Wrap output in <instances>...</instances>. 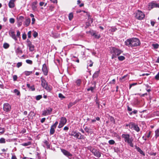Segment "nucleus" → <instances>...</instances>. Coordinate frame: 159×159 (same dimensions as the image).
Masks as SVG:
<instances>
[{
    "label": "nucleus",
    "mask_w": 159,
    "mask_h": 159,
    "mask_svg": "<svg viewBox=\"0 0 159 159\" xmlns=\"http://www.w3.org/2000/svg\"><path fill=\"white\" fill-rule=\"evenodd\" d=\"M125 44L127 46L131 47H136L140 45V42L137 38H132L128 39L125 41Z\"/></svg>",
    "instance_id": "1"
},
{
    "label": "nucleus",
    "mask_w": 159,
    "mask_h": 159,
    "mask_svg": "<svg viewBox=\"0 0 159 159\" xmlns=\"http://www.w3.org/2000/svg\"><path fill=\"white\" fill-rule=\"evenodd\" d=\"M121 137L124 139L125 142H126L130 147H134V144L133 143L134 139L131 137L130 138L129 134H123Z\"/></svg>",
    "instance_id": "2"
},
{
    "label": "nucleus",
    "mask_w": 159,
    "mask_h": 159,
    "mask_svg": "<svg viewBox=\"0 0 159 159\" xmlns=\"http://www.w3.org/2000/svg\"><path fill=\"white\" fill-rule=\"evenodd\" d=\"M111 52L112 54L111 59H113L120 54L122 51L118 48L113 47L111 48Z\"/></svg>",
    "instance_id": "3"
},
{
    "label": "nucleus",
    "mask_w": 159,
    "mask_h": 159,
    "mask_svg": "<svg viewBox=\"0 0 159 159\" xmlns=\"http://www.w3.org/2000/svg\"><path fill=\"white\" fill-rule=\"evenodd\" d=\"M41 85L42 86L48 91H50L51 90V88L50 87L48 86L45 80L41 78Z\"/></svg>",
    "instance_id": "4"
},
{
    "label": "nucleus",
    "mask_w": 159,
    "mask_h": 159,
    "mask_svg": "<svg viewBox=\"0 0 159 159\" xmlns=\"http://www.w3.org/2000/svg\"><path fill=\"white\" fill-rule=\"evenodd\" d=\"M135 16L136 18L139 20H142L144 18L145 15L142 11L138 10L136 12Z\"/></svg>",
    "instance_id": "5"
},
{
    "label": "nucleus",
    "mask_w": 159,
    "mask_h": 159,
    "mask_svg": "<svg viewBox=\"0 0 159 159\" xmlns=\"http://www.w3.org/2000/svg\"><path fill=\"white\" fill-rule=\"evenodd\" d=\"M70 135L71 136H73L79 139L83 138L84 136H83L81 135V134L80 133H77L75 131H72Z\"/></svg>",
    "instance_id": "6"
},
{
    "label": "nucleus",
    "mask_w": 159,
    "mask_h": 159,
    "mask_svg": "<svg viewBox=\"0 0 159 159\" xmlns=\"http://www.w3.org/2000/svg\"><path fill=\"white\" fill-rule=\"evenodd\" d=\"M66 122L67 120L65 117H61L58 127L59 128L62 127L66 123Z\"/></svg>",
    "instance_id": "7"
},
{
    "label": "nucleus",
    "mask_w": 159,
    "mask_h": 159,
    "mask_svg": "<svg viewBox=\"0 0 159 159\" xmlns=\"http://www.w3.org/2000/svg\"><path fill=\"white\" fill-rule=\"evenodd\" d=\"M52 111V108H48V109H47L43 111L42 115L43 116L50 115L51 114Z\"/></svg>",
    "instance_id": "8"
},
{
    "label": "nucleus",
    "mask_w": 159,
    "mask_h": 159,
    "mask_svg": "<svg viewBox=\"0 0 159 159\" xmlns=\"http://www.w3.org/2000/svg\"><path fill=\"white\" fill-rule=\"evenodd\" d=\"M58 122L56 121L54 123V124L53 125L51 126L50 130V133L51 134H53L54 133L55 129L56 128L57 125L58 124Z\"/></svg>",
    "instance_id": "9"
},
{
    "label": "nucleus",
    "mask_w": 159,
    "mask_h": 159,
    "mask_svg": "<svg viewBox=\"0 0 159 159\" xmlns=\"http://www.w3.org/2000/svg\"><path fill=\"white\" fill-rule=\"evenodd\" d=\"M3 110L6 112H8L11 110V106L8 103H6L4 104L3 107Z\"/></svg>",
    "instance_id": "10"
},
{
    "label": "nucleus",
    "mask_w": 159,
    "mask_h": 159,
    "mask_svg": "<svg viewBox=\"0 0 159 159\" xmlns=\"http://www.w3.org/2000/svg\"><path fill=\"white\" fill-rule=\"evenodd\" d=\"M92 152L93 155L98 157H101V153L98 150L95 149H92Z\"/></svg>",
    "instance_id": "11"
},
{
    "label": "nucleus",
    "mask_w": 159,
    "mask_h": 159,
    "mask_svg": "<svg viewBox=\"0 0 159 159\" xmlns=\"http://www.w3.org/2000/svg\"><path fill=\"white\" fill-rule=\"evenodd\" d=\"M10 35L14 40H17L15 34V32L13 30H11L9 31Z\"/></svg>",
    "instance_id": "12"
},
{
    "label": "nucleus",
    "mask_w": 159,
    "mask_h": 159,
    "mask_svg": "<svg viewBox=\"0 0 159 159\" xmlns=\"http://www.w3.org/2000/svg\"><path fill=\"white\" fill-rule=\"evenodd\" d=\"M42 70L44 74L45 75H47L48 73V70L46 64H44L43 65Z\"/></svg>",
    "instance_id": "13"
},
{
    "label": "nucleus",
    "mask_w": 159,
    "mask_h": 159,
    "mask_svg": "<svg viewBox=\"0 0 159 159\" xmlns=\"http://www.w3.org/2000/svg\"><path fill=\"white\" fill-rule=\"evenodd\" d=\"M27 46L29 47V50L30 51H33L34 50V46L30 41L28 42Z\"/></svg>",
    "instance_id": "14"
},
{
    "label": "nucleus",
    "mask_w": 159,
    "mask_h": 159,
    "mask_svg": "<svg viewBox=\"0 0 159 159\" xmlns=\"http://www.w3.org/2000/svg\"><path fill=\"white\" fill-rule=\"evenodd\" d=\"M16 0H11L8 3V6L10 8H13L15 7V2Z\"/></svg>",
    "instance_id": "15"
},
{
    "label": "nucleus",
    "mask_w": 159,
    "mask_h": 159,
    "mask_svg": "<svg viewBox=\"0 0 159 159\" xmlns=\"http://www.w3.org/2000/svg\"><path fill=\"white\" fill-rule=\"evenodd\" d=\"M61 152L63 153V154L67 157H72V154L70 153L69 152L67 151L65 149L61 150Z\"/></svg>",
    "instance_id": "16"
},
{
    "label": "nucleus",
    "mask_w": 159,
    "mask_h": 159,
    "mask_svg": "<svg viewBox=\"0 0 159 159\" xmlns=\"http://www.w3.org/2000/svg\"><path fill=\"white\" fill-rule=\"evenodd\" d=\"M15 49V52L17 55H21L22 53V51L20 47H19Z\"/></svg>",
    "instance_id": "17"
},
{
    "label": "nucleus",
    "mask_w": 159,
    "mask_h": 159,
    "mask_svg": "<svg viewBox=\"0 0 159 159\" xmlns=\"http://www.w3.org/2000/svg\"><path fill=\"white\" fill-rule=\"evenodd\" d=\"M88 20L89 21L88 22H86V28H88L89 26H90L91 25V24L93 22L92 19H91V18H89Z\"/></svg>",
    "instance_id": "18"
},
{
    "label": "nucleus",
    "mask_w": 159,
    "mask_h": 159,
    "mask_svg": "<svg viewBox=\"0 0 159 159\" xmlns=\"http://www.w3.org/2000/svg\"><path fill=\"white\" fill-rule=\"evenodd\" d=\"M30 22V18H27L25 20L24 22V24L26 26H28L29 25Z\"/></svg>",
    "instance_id": "19"
},
{
    "label": "nucleus",
    "mask_w": 159,
    "mask_h": 159,
    "mask_svg": "<svg viewBox=\"0 0 159 159\" xmlns=\"http://www.w3.org/2000/svg\"><path fill=\"white\" fill-rule=\"evenodd\" d=\"M136 149L137 151L140 153V154H141V155H143V156H144L145 155V153L139 148L136 147Z\"/></svg>",
    "instance_id": "20"
},
{
    "label": "nucleus",
    "mask_w": 159,
    "mask_h": 159,
    "mask_svg": "<svg viewBox=\"0 0 159 159\" xmlns=\"http://www.w3.org/2000/svg\"><path fill=\"white\" fill-rule=\"evenodd\" d=\"M100 72V70H98V71H96L93 75V78L97 77L98 75Z\"/></svg>",
    "instance_id": "21"
},
{
    "label": "nucleus",
    "mask_w": 159,
    "mask_h": 159,
    "mask_svg": "<svg viewBox=\"0 0 159 159\" xmlns=\"http://www.w3.org/2000/svg\"><path fill=\"white\" fill-rule=\"evenodd\" d=\"M27 87L30 89L31 91H34L35 90V89L34 87V85H32V86H30V84H27Z\"/></svg>",
    "instance_id": "22"
},
{
    "label": "nucleus",
    "mask_w": 159,
    "mask_h": 159,
    "mask_svg": "<svg viewBox=\"0 0 159 159\" xmlns=\"http://www.w3.org/2000/svg\"><path fill=\"white\" fill-rule=\"evenodd\" d=\"M135 124H134L133 123L131 122L128 125H126V126H129V127L130 129L134 128V127L135 125Z\"/></svg>",
    "instance_id": "23"
},
{
    "label": "nucleus",
    "mask_w": 159,
    "mask_h": 159,
    "mask_svg": "<svg viewBox=\"0 0 159 159\" xmlns=\"http://www.w3.org/2000/svg\"><path fill=\"white\" fill-rule=\"evenodd\" d=\"M133 129L137 132H138L140 131L139 127L136 124H135Z\"/></svg>",
    "instance_id": "24"
},
{
    "label": "nucleus",
    "mask_w": 159,
    "mask_h": 159,
    "mask_svg": "<svg viewBox=\"0 0 159 159\" xmlns=\"http://www.w3.org/2000/svg\"><path fill=\"white\" fill-rule=\"evenodd\" d=\"M155 134L156 138L159 136V128L155 131Z\"/></svg>",
    "instance_id": "25"
},
{
    "label": "nucleus",
    "mask_w": 159,
    "mask_h": 159,
    "mask_svg": "<svg viewBox=\"0 0 159 159\" xmlns=\"http://www.w3.org/2000/svg\"><path fill=\"white\" fill-rule=\"evenodd\" d=\"M118 59L120 61H122L125 59V57L122 56H120L118 57Z\"/></svg>",
    "instance_id": "26"
},
{
    "label": "nucleus",
    "mask_w": 159,
    "mask_h": 159,
    "mask_svg": "<svg viewBox=\"0 0 159 159\" xmlns=\"http://www.w3.org/2000/svg\"><path fill=\"white\" fill-rule=\"evenodd\" d=\"M151 5L152 6V8L154 7L159 8V5L158 4L151 3Z\"/></svg>",
    "instance_id": "27"
},
{
    "label": "nucleus",
    "mask_w": 159,
    "mask_h": 159,
    "mask_svg": "<svg viewBox=\"0 0 159 159\" xmlns=\"http://www.w3.org/2000/svg\"><path fill=\"white\" fill-rule=\"evenodd\" d=\"M24 74L26 76L30 75V74H32V71H25L24 72Z\"/></svg>",
    "instance_id": "28"
},
{
    "label": "nucleus",
    "mask_w": 159,
    "mask_h": 159,
    "mask_svg": "<svg viewBox=\"0 0 159 159\" xmlns=\"http://www.w3.org/2000/svg\"><path fill=\"white\" fill-rule=\"evenodd\" d=\"M9 47V45L7 43H4L3 45V48L5 49H7Z\"/></svg>",
    "instance_id": "29"
},
{
    "label": "nucleus",
    "mask_w": 159,
    "mask_h": 159,
    "mask_svg": "<svg viewBox=\"0 0 159 159\" xmlns=\"http://www.w3.org/2000/svg\"><path fill=\"white\" fill-rule=\"evenodd\" d=\"M31 144V143L30 142H28L27 143H23L22 144V145L23 146H27L29 145H30Z\"/></svg>",
    "instance_id": "30"
},
{
    "label": "nucleus",
    "mask_w": 159,
    "mask_h": 159,
    "mask_svg": "<svg viewBox=\"0 0 159 159\" xmlns=\"http://www.w3.org/2000/svg\"><path fill=\"white\" fill-rule=\"evenodd\" d=\"M24 19V17L23 16H20L18 18H17L18 21L22 22Z\"/></svg>",
    "instance_id": "31"
},
{
    "label": "nucleus",
    "mask_w": 159,
    "mask_h": 159,
    "mask_svg": "<svg viewBox=\"0 0 159 159\" xmlns=\"http://www.w3.org/2000/svg\"><path fill=\"white\" fill-rule=\"evenodd\" d=\"M0 142L1 143H6L5 139L3 138H2L0 139Z\"/></svg>",
    "instance_id": "32"
},
{
    "label": "nucleus",
    "mask_w": 159,
    "mask_h": 159,
    "mask_svg": "<svg viewBox=\"0 0 159 159\" xmlns=\"http://www.w3.org/2000/svg\"><path fill=\"white\" fill-rule=\"evenodd\" d=\"M73 17V14L72 13L69 14V19L70 20H71Z\"/></svg>",
    "instance_id": "33"
},
{
    "label": "nucleus",
    "mask_w": 159,
    "mask_h": 159,
    "mask_svg": "<svg viewBox=\"0 0 159 159\" xmlns=\"http://www.w3.org/2000/svg\"><path fill=\"white\" fill-rule=\"evenodd\" d=\"M44 143L45 145L47 146L48 148H50V145L47 141L45 140L44 141Z\"/></svg>",
    "instance_id": "34"
},
{
    "label": "nucleus",
    "mask_w": 159,
    "mask_h": 159,
    "mask_svg": "<svg viewBox=\"0 0 159 159\" xmlns=\"http://www.w3.org/2000/svg\"><path fill=\"white\" fill-rule=\"evenodd\" d=\"M95 33V32L93 30H92V31L90 30L88 32H87V33H90L91 35L92 36H94Z\"/></svg>",
    "instance_id": "35"
},
{
    "label": "nucleus",
    "mask_w": 159,
    "mask_h": 159,
    "mask_svg": "<svg viewBox=\"0 0 159 159\" xmlns=\"http://www.w3.org/2000/svg\"><path fill=\"white\" fill-rule=\"evenodd\" d=\"M42 98L41 95H39L36 96V99L37 100H39Z\"/></svg>",
    "instance_id": "36"
},
{
    "label": "nucleus",
    "mask_w": 159,
    "mask_h": 159,
    "mask_svg": "<svg viewBox=\"0 0 159 159\" xmlns=\"http://www.w3.org/2000/svg\"><path fill=\"white\" fill-rule=\"evenodd\" d=\"M93 36H94L95 38L96 39H99L100 37V35H98L96 34L95 33H94Z\"/></svg>",
    "instance_id": "37"
},
{
    "label": "nucleus",
    "mask_w": 159,
    "mask_h": 159,
    "mask_svg": "<svg viewBox=\"0 0 159 159\" xmlns=\"http://www.w3.org/2000/svg\"><path fill=\"white\" fill-rule=\"evenodd\" d=\"M128 76L127 75H126L123 76V77H122L121 78H120V80L121 81H124L125 80H124L125 78L127 77Z\"/></svg>",
    "instance_id": "38"
},
{
    "label": "nucleus",
    "mask_w": 159,
    "mask_h": 159,
    "mask_svg": "<svg viewBox=\"0 0 159 159\" xmlns=\"http://www.w3.org/2000/svg\"><path fill=\"white\" fill-rule=\"evenodd\" d=\"M9 22L11 24H13L15 22V20L13 18H10L9 19Z\"/></svg>",
    "instance_id": "39"
},
{
    "label": "nucleus",
    "mask_w": 159,
    "mask_h": 159,
    "mask_svg": "<svg viewBox=\"0 0 159 159\" xmlns=\"http://www.w3.org/2000/svg\"><path fill=\"white\" fill-rule=\"evenodd\" d=\"M108 143L112 145L114 144L115 143V142L113 140H111L109 141Z\"/></svg>",
    "instance_id": "40"
},
{
    "label": "nucleus",
    "mask_w": 159,
    "mask_h": 159,
    "mask_svg": "<svg viewBox=\"0 0 159 159\" xmlns=\"http://www.w3.org/2000/svg\"><path fill=\"white\" fill-rule=\"evenodd\" d=\"M152 46L154 48L157 49L159 47V45L158 44H153Z\"/></svg>",
    "instance_id": "41"
},
{
    "label": "nucleus",
    "mask_w": 159,
    "mask_h": 159,
    "mask_svg": "<svg viewBox=\"0 0 159 159\" xmlns=\"http://www.w3.org/2000/svg\"><path fill=\"white\" fill-rule=\"evenodd\" d=\"M26 62L30 64H32V61L30 60L27 59L26 60Z\"/></svg>",
    "instance_id": "42"
},
{
    "label": "nucleus",
    "mask_w": 159,
    "mask_h": 159,
    "mask_svg": "<svg viewBox=\"0 0 159 159\" xmlns=\"http://www.w3.org/2000/svg\"><path fill=\"white\" fill-rule=\"evenodd\" d=\"M5 132L4 129V128L0 127V133L3 134Z\"/></svg>",
    "instance_id": "43"
},
{
    "label": "nucleus",
    "mask_w": 159,
    "mask_h": 159,
    "mask_svg": "<svg viewBox=\"0 0 159 159\" xmlns=\"http://www.w3.org/2000/svg\"><path fill=\"white\" fill-rule=\"evenodd\" d=\"M14 92L16 93L17 95H19L20 94V92L17 89H14Z\"/></svg>",
    "instance_id": "44"
},
{
    "label": "nucleus",
    "mask_w": 159,
    "mask_h": 159,
    "mask_svg": "<svg viewBox=\"0 0 159 159\" xmlns=\"http://www.w3.org/2000/svg\"><path fill=\"white\" fill-rule=\"evenodd\" d=\"M22 65V63L21 62H19L17 63L16 66L17 67L19 68Z\"/></svg>",
    "instance_id": "45"
},
{
    "label": "nucleus",
    "mask_w": 159,
    "mask_h": 159,
    "mask_svg": "<svg viewBox=\"0 0 159 159\" xmlns=\"http://www.w3.org/2000/svg\"><path fill=\"white\" fill-rule=\"evenodd\" d=\"M13 80L14 81H16L17 80V76L16 75H14L13 76Z\"/></svg>",
    "instance_id": "46"
},
{
    "label": "nucleus",
    "mask_w": 159,
    "mask_h": 159,
    "mask_svg": "<svg viewBox=\"0 0 159 159\" xmlns=\"http://www.w3.org/2000/svg\"><path fill=\"white\" fill-rule=\"evenodd\" d=\"M95 89V87H91L89 88L87 90L88 91L91 90V91H93L94 89Z\"/></svg>",
    "instance_id": "47"
},
{
    "label": "nucleus",
    "mask_w": 159,
    "mask_h": 159,
    "mask_svg": "<svg viewBox=\"0 0 159 159\" xmlns=\"http://www.w3.org/2000/svg\"><path fill=\"white\" fill-rule=\"evenodd\" d=\"M38 33L35 31L34 32V33L33 34V36L35 38H36L38 36Z\"/></svg>",
    "instance_id": "48"
},
{
    "label": "nucleus",
    "mask_w": 159,
    "mask_h": 159,
    "mask_svg": "<svg viewBox=\"0 0 159 159\" xmlns=\"http://www.w3.org/2000/svg\"><path fill=\"white\" fill-rule=\"evenodd\" d=\"M31 31H29L28 32L27 34L28 37V38H30L31 37Z\"/></svg>",
    "instance_id": "49"
},
{
    "label": "nucleus",
    "mask_w": 159,
    "mask_h": 159,
    "mask_svg": "<svg viewBox=\"0 0 159 159\" xmlns=\"http://www.w3.org/2000/svg\"><path fill=\"white\" fill-rule=\"evenodd\" d=\"M137 84V83H134L130 84L129 88L130 89L132 86H134L136 85Z\"/></svg>",
    "instance_id": "50"
},
{
    "label": "nucleus",
    "mask_w": 159,
    "mask_h": 159,
    "mask_svg": "<svg viewBox=\"0 0 159 159\" xmlns=\"http://www.w3.org/2000/svg\"><path fill=\"white\" fill-rule=\"evenodd\" d=\"M76 83L78 85H79L81 83V80H76Z\"/></svg>",
    "instance_id": "51"
},
{
    "label": "nucleus",
    "mask_w": 159,
    "mask_h": 159,
    "mask_svg": "<svg viewBox=\"0 0 159 159\" xmlns=\"http://www.w3.org/2000/svg\"><path fill=\"white\" fill-rule=\"evenodd\" d=\"M155 78L156 80H159V72L158 74L155 76Z\"/></svg>",
    "instance_id": "52"
},
{
    "label": "nucleus",
    "mask_w": 159,
    "mask_h": 159,
    "mask_svg": "<svg viewBox=\"0 0 159 159\" xmlns=\"http://www.w3.org/2000/svg\"><path fill=\"white\" fill-rule=\"evenodd\" d=\"M32 7L34 10H35L36 9L37 7L36 5H32Z\"/></svg>",
    "instance_id": "53"
},
{
    "label": "nucleus",
    "mask_w": 159,
    "mask_h": 159,
    "mask_svg": "<svg viewBox=\"0 0 159 159\" xmlns=\"http://www.w3.org/2000/svg\"><path fill=\"white\" fill-rule=\"evenodd\" d=\"M22 38L23 39H25L26 38V35L25 34H23L22 36Z\"/></svg>",
    "instance_id": "54"
},
{
    "label": "nucleus",
    "mask_w": 159,
    "mask_h": 159,
    "mask_svg": "<svg viewBox=\"0 0 159 159\" xmlns=\"http://www.w3.org/2000/svg\"><path fill=\"white\" fill-rule=\"evenodd\" d=\"M59 97L61 98H64L65 97L61 93L59 94Z\"/></svg>",
    "instance_id": "55"
},
{
    "label": "nucleus",
    "mask_w": 159,
    "mask_h": 159,
    "mask_svg": "<svg viewBox=\"0 0 159 159\" xmlns=\"http://www.w3.org/2000/svg\"><path fill=\"white\" fill-rule=\"evenodd\" d=\"M4 87V86L2 84V82L0 81V88L2 89H3Z\"/></svg>",
    "instance_id": "56"
},
{
    "label": "nucleus",
    "mask_w": 159,
    "mask_h": 159,
    "mask_svg": "<svg viewBox=\"0 0 159 159\" xmlns=\"http://www.w3.org/2000/svg\"><path fill=\"white\" fill-rule=\"evenodd\" d=\"M84 130H85V131H86V132L87 133H89V129L88 128H87L86 127L85 129H84Z\"/></svg>",
    "instance_id": "57"
},
{
    "label": "nucleus",
    "mask_w": 159,
    "mask_h": 159,
    "mask_svg": "<svg viewBox=\"0 0 159 159\" xmlns=\"http://www.w3.org/2000/svg\"><path fill=\"white\" fill-rule=\"evenodd\" d=\"M116 28H112L110 30H111V32H114L116 31Z\"/></svg>",
    "instance_id": "58"
},
{
    "label": "nucleus",
    "mask_w": 159,
    "mask_h": 159,
    "mask_svg": "<svg viewBox=\"0 0 159 159\" xmlns=\"http://www.w3.org/2000/svg\"><path fill=\"white\" fill-rule=\"evenodd\" d=\"M45 119H46L45 118H43L41 120V121H40L42 123H43L45 121Z\"/></svg>",
    "instance_id": "59"
},
{
    "label": "nucleus",
    "mask_w": 159,
    "mask_h": 159,
    "mask_svg": "<svg viewBox=\"0 0 159 159\" xmlns=\"http://www.w3.org/2000/svg\"><path fill=\"white\" fill-rule=\"evenodd\" d=\"M137 112H138L136 110H134V111H132V112H131L130 113V114H132V113H133L134 114H136L137 113Z\"/></svg>",
    "instance_id": "60"
},
{
    "label": "nucleus",
    "mask_w": 159,
    "mask_h": 159,
    "mask_svg": "<svg viewBox=\"0 0 159 159\" xmlns=\"http://www.w3.org/2000/svg\"><path fill=\"white\" fill-rule=\"evenodd\" d=\"M89 61L90 63V64L89 65V66L90 67H91L93 66V62L91 60H89Z\"/></svg>",
    "instance_id": "61"
},
{
    "label": "nucleus",
    "mask_w": 159,
    "mask_h": 159,
    "mask_svg": "<svg viewBox=\"0 0 159 159\" xmlns=\"http://www.w3.org/2000/svg\"><path fill=\"white\" fill-rule=\"evenodd\" d=\"M17 36L19 37L20 35V32L18 30L17 31Z\"/></svg>",
    "instance_id": "62"
},
{
    "label": "nucleus",
    "mask_w": 159,
    "mask_h": 159,
    "mask_svg": "<svg viewBox=\"0 0 159 159\" xmlns=\"http://www.w3.org/2000/svg\"><path fill=\"white\" fill-rule=\"evenodd\" d=\"M32 24H34V22L35 21V19L34 18H32Z\"/></svg>",
    "instance_id": "63"
},
{
    "label": "nucleus",
    "mask_w": 159,
    "mask_h": 159,
    "mask_svg": "<svg viewBox=\"0 0 159 159\" xmlns=\"http://www.w3.org/2000/svg\"><path fill=\"white\" fill-rule=\"evenodd\" d=\"M11 159H17V158L15 155H12L11 157Z\"/></svg>",
    "instance_id": "64"
}]
</instances>
